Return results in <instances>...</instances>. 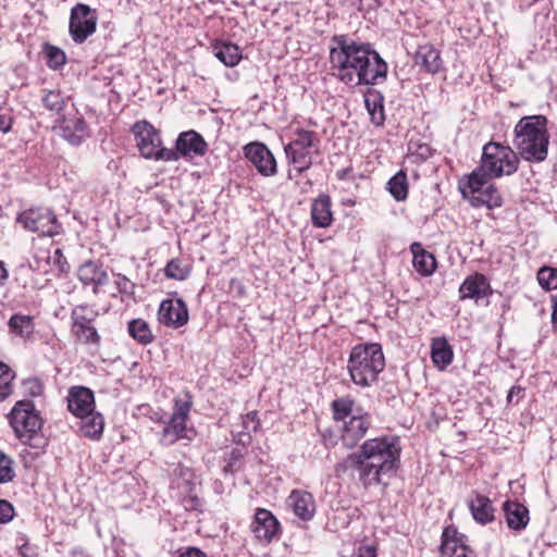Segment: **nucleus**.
Instances as JSON below:
<instances>
[{
    "label": "nucleus",
    "mask_w": 557,
    "mask_h": 557,
    "mask_svg": "<svg viewBox=\"0 0 557 557\" xmlns=\"http://www.w3.org/2000/svg\"><path fill=\"white\" fill-rule=\"evenodd\" d=\"M330 63L331 74L350 87L379 85L387 76V64L372 45L346 35L332 38Z\"/></svg>",
    "instance_id": "f257e3e1"
},
{
    "label": "nucleus",
    "mask_w": 557,
    "mask_h": 557,
    "mask_svg": "<svg viewBox=\"0 0 557 557\" xmlns=\"http://www.w3.org/2000/svg\"><path fill=\"white\" fill-rule=\"evenodd\" d=\"M400 445L391 436L370 438L363 442L359 450L348 455L344 467L357 473L363 487L379 485L384 478L395 475L400 462Z\"/></svg>",
    "instance_id": "f03ea898"
},
{
    "label": "nucleus",
    "mask_w": 557,
    "mask_h": 557,
    "mask_svg": "<svg viewBox=\"0 0 557 557\" xmlns=\"http://www.w3.org/2000/svg\"><path fill=\"white\" fill-rule=\"evenodd\" d=\"M515 145L520 156L530 162L547 158L549 134L544 115L523 116L515 126Z\"/></svg>",
    "instance_id": "7ed1b4c3"
},
{
    "label": "nucleus",
    "mask_w": 557,
    "mask_h": 557,
    "mask_svg": "<svg viewBox=\"0 0 557 557\" xmlns=\"http://www.w3.org/2000/svg\"><path fill=\"white\" fill-rule=\"evenodd\" d=\"M518 164L519 158L510 147L491 141L483 147L479 168L470 174V187L479 188L483 176L498 178L511 175L518 170Z\"/></svg>",
    "instance_id": "20e7f679"
},
{
    "label": "nucleus",
    "mask_w": 557,
    "mask_h": 557,
    "mask_svg": "<svg viewBox=\"0 0 557 557\" xmlns=\"http://www.w3.org/2000/svg\"><path fill=\"white\" fill-rule=\"evenodd\" d=\"M384 367V355L381 346L376 343L355 346L350 351L347 364L352 382L361 387H369L376 382Z\"/></svg>",
    "instance_id": "39448f33"
},
{
    "label": "nucleus",
    "mask_w": 557,
    "mask_h": 557,
    "mask_svg": "<svg viewBox=\"0 0 557 557\" xmlns=\"http://www.w3.org/2000/svg\"><path fill=\"white\" fill-rule=\"evenodd\" d=\"M320 139L311 131L297 128L295 138L285 146L284 150L289 164L298 174L312 165L313 153L319 151Z\"/></svg>",
    "instance_id": "423d86ee"
},
{
    "label": "nucleus",
    "mask_w": 557,
    "mask_h": 557,
    "mask_svg": "<svg viewBox=\"0 0 557 557\" xmlns=\"http://www.w3.org/2000/svg\"><path fill=\"white\" fill-rule=\"evenodd\" d=\"M191 405V397L188 394L184 398H175L174 411L161 433L160 443L163 446L173 445L178 440L191 441L195 437V431L186 425Z\"/></svg>",
    "instance_id": "0eeeda50"
},
{
    "label": "nucleus",
    "mask_w": 557,
    "mask_h": 557,
    "mask_svg": "<svg viewBox=\"0 0 557 557\" xmlns=\"http://www.w3.org/2000/svg\"><path fill=\"white\" fill-rule=\"evenodd\" d=\"M133 134L140 153L147 159L177 161V152L161 147V138L156 128L146 121L134 124Z\"/></svg>",
    "instance_id": "6e6552de"
},
{
    "label": "nucleus",
    "mask_w": 557,
    "mask_h": 557,
    "mask_svg": "<svg viewBox=\"0 0 557 557\" xmlns=\"http://www.w3.org/2000/svg\"><path fill=\"white\" fill-rule=\"evenodd\" d=\"M9 421L23 443H28L42 425V420L32 400L17 401L9 414Z\"/></svg>",
    "instance_id": "1a4fd4ad"
},
{
    "label": "nucleus",
    "mask_w": 557,
    "mask_h": 557,
    "mask_svg": "<svg viewBox=\"0 0 557 557\" xmlns=\"http://www.w3.org/2000/svg\"><path fill=\"white\" fill-rule=\"evenodd\" d=\"M17 221L24 228L37 233L39 236L52 237L59 234L61 224L55 214L47 208H30L21 212Z\"/></svg>",
    "instance_id": "9d476101"
},
{
    "label": "nucleus",
    "mask_w": 557,
    "mask_h": 557,
    "mask_svg": "<svg viewBox=\"0 0 557 557\" xmlns=\"http://www.w3.org/2000/svg\"><path fill=\"white\" fill-rule=\"evenodd\" d=\"M487 177H482V185L479 188L470 187V175L465 183H460V191L473 207L485 206L488 209L502 206L503 199L497 188L487 183Z\"/></svg>",
    "instance_id": "9b49d317"
},
{
    "label": "nucleus",
    "mask_w": 557,
    "mask_h": 557,
    "mask_svg": "<svg viewBox=\"0 0 557 557\" xmlns=\"http://www.w3.org/2000/svg\"><path fill=\"white\" fill-rule=\"evenodd\" d=\"M97 16L87 4L78 3L71 11L70 34L72 39L84 42L96 32Z\"/></svg>",
    "instance_id": "f8f14e48"
},
{
    "label": "nucleus",
    "mask_w": 557,
    "mask_h": 557,
    "mask_svg": "<svg viewBox=\"0 0 557 557\" xmlns=\"http://www.w3.org/2000/svg\"><path fill=\"white\" fill-rule=\"evenodd\" d=\"M54 129L73 146L81 145L89 136L87 124L77 112L62 116L54 126Z\"/></svg>",
    "instance_id": "ddd939ff"
},
{
    "label": "nucleus",
    "mask_w": 557,
    "mask_h": 557,
    "mask_svg": "<svg viewBox=\"0 0 557 557\" xmlns=\"http://www.w3.org/2000/svg\"><path fill=\"white\" fill-rule=\"evenodd\" d=\"M189 319L186 304L181 298H170L161 301L158 310V321L172 329H180Z\"/></svg>",
    "instance_id": "4468645a"
},
{
    "label": "nucleus",
    "mask_w": 557,
    "mask_h": 557,
    "mask_svg": "<svg viewBox=\"0 0 557 557\" xmlns=\"http://www.w3.org/2000/svg\"><path fill=\"white\" fill-rule=\"evenodd\" d=\"M371 425V419L368 413H363L361 409H357L349 419L343 421L341 440L344 446L348 448L355 447L359 441L366 435Z\"/></svg>",
    "instance_id": "2eb2a0df"
},
{
    "label": "nucleus",
    "mask_w": 557,
    "mask_h": 557,
    "mask_svg": "<svg viewBox=\"0 0 557 557\" xmlns=\"http://www.w3.org/2000/svg\"><path fill=\"white\" fill-rule=\"evenodd\" d=\"M245 157L255 165L258 173L270 177L276 174V161L270 149L261 143H250L244 148Z\"/></svg>",
    "instance_id": "dca6fc26"
},
{
    "label": "nucleus",
    "mask_w": 557,
    "mask_h": 557,
    "mask_svg": "<svg viewBox=\"0 0 557 557\" xmlns=\"http://www.w3.org/2000/svg\"><path fill=\"white\" fill-rule=\"evenodd\" d=\"M467 537L454 528H446L443 532L441 545L442 557H475L473 550L467 545Z\"/></svg>",
    "instance_id": "f3484780"
},
{
    "label": "nucleus",
    "mask_w": 557,
    "mask_h": 557,
    "mask_svg": "<svg viewBox=\"0 0 557 557\" xmlns=\"http://www.w3.org/2000/svg\"><path fill=\"white\" fill-rule=\"evenodd\" d=\"M208 150V144L203 137L195 131H187L180 134L176 139L177 160L180 157H202Z\"/></svg>",
    "instance_id": "a211bd4d"
},
{
    "label": "nucleus",
    "mask_w": 557,
    "mask_h": 557,
    "mask_svg": "<svg viewBox=\"0 0 557 557\" xmlns=\"http://www.w3.org/2000/svg\"><path fill=\"white\" fill-rule=\"evenodd\" d=\"M67 408L75 416H86L95 410V397L91 389L84 386H74L69 391Z\"/></svg>",
    "instance_id": "6ab92c4d"
},
{
    "label": "nucleus",
    "mask_w": 557,
    "mask_h": 557,
    "mask_svg": "<svg viewBox=\"0 0 557 557\" xmlns=\"http://www.w3.org/2000/svg\"><path fill=\"white\" fill-rule=\"evenodd\" d=\"M278 525V521L271 511L258 509L251 523V531L258 540L270 543L277 534Z\"/></svg>",
    "instance_id": "aec40b11"
},
{
    "label": "nucleus",
    "mask_w": 557,
    "mask_h": 557,
    "mask_svg": "<svg viewBox=\"0 0 557 557\" xmlns=\"http://www.w3.org/2000/svg\"><path fill=\"white\" fill-rule=\"evenodd\" d=\"M287 506L302 521L311 520L315 515V502L311 493L294 490L287 497Z\"/></svg>",
    "instance_id": "412c9836"
},
{
    "label": "nucleus",
    "mask_w": 557,
    "mask_h": 557,
    "mask_svg": "<svg viewBox=\"0 0 557 557\" xmlns=\"http://www.w3.org/2000/svg\"><path fill=\"white\" fill-rule=\"evenodd\" d=\"M492 293L491 285L485 275L474 273L466 277L459 287V298L478 300L486 297Z\"/></svg>",
    "instance_id": "4be33fe9"
},
{
    "label": "nucleus",
    "mask_w": 557,
    "mask_h": 557,
    "mask_svg": "<svg viewBox=\"0 0 557 557\" xmlns=\"http://www.w3.org/2000/svg\"><path fill=\"white\" fill-rule=\"evenodd\" d=\"M78 280L85 286H92L94 293L98 287L107 284L109 276L102 265L96 261H86L77 270Z\"/></svg>",
    "instance_id": "5701e85b"
},
{
    "label": "nucleus",
    "mask_w": 557,
    "mask_h": 557,
    "mask_svg": "<svg viewBox=\"0 0 557 557\" xmlns=\"http://www.w3.org/2000/svg\"><path fill=\"white\" fill-rule=\"evenodd\" d=\"M503 510L507 527L510 530L522 531L529 524V509L524 505L516 500H506L503 504Z\"/></svg>",
    "instance_id": "b1692460"
},
{
    "label": "nucleus",
    "mask_w": 557,
    "mask_h": 557,
    "mask_svg": "<svg viewBox=\"0 0 557 557\" xmlns=\"http://www.w3.org/2000/svg\"><path fill=\"white\" fill-rule=\"evenodd\" d=\"M414 63L431 74L438 73L443 66L440 51L429 44L418 48L414 54Z\"/></svg>",
    "instance_id": "393cba45"
},
{
    "label": "nucleus",
    "mask_w": 557,
    "mask_h": 557,
    "mask_svg": "<svg viewBox=\"0 0 557 557\" xmlns=\"http://www.w3.org/2000/svg\"><path fill=\"white\" fill-rule=\"evenodd\" d=\"M468 507L476 522L487 524L494 520V508L487 496L473 493L472 497L468 500Z\"/></svg>",
    "instance_id": "a878e982"
},
{
    "label": "nucleus",
    "mask_w": 557,
    "mask_h": 557,
    "mask_svg": "<svg viewBox=\"0 0 557 557\" xmlns=\"http://www.w3.org/2000/svg\"><path fill=\"white\" fill-rule=\"evenodd\" d=\"M431 359L435 368L443 371L454 359L453 347L445 337H435L431 343Z\"/></svg>",
    "instance_id": "bb28decb"
},
{
    "label": "nucleus",
    "mask_w": 557,
    "mask_h": 557,
    "mask_svg": "<svg viewBox=\"0 0 557 557\" xmlns=\"http://www.w3.org/2000/svg\"><path fill=\"white\" fill-rule=\"evenodd\" d=\"M311 219L314 226L327 227L332 222L331 199L326 195L317 198L311 206Z\"/></svg>",
    "instance_id": "cd10ccee"
},
{
    "label": "nucleus",
    "mask_w": 557,
    "mask_h": 557,
    "mask_svg": "<svg viewBox=\"0 0 557 557\" xmlns=\"http://www.w3.org/2000/svg\"><path fill=\"white\" fill-rule=\"evenodd\" d=\"M384 97L374 89L369 90L364 96V104L370 115L371 122L376 126L384 123Z\"/></svg>",
    "instance_id": "c85d7f7f"
},
{
    "label": "nucleus",
    "mask_w": 557,
    "mask_h": 557,
    "mask_svg": "<svg viewBox=\"0 0 557 557\" xmlns=\"http://www.w3.org/2000/svg\"><path fill=\"white\" fill-rule=\"evenodd\" d=\"M214 57L226 66H235L242 59L237 45L232 42L216 41L212 45Z\"/></svg>",
    "instance_id": "c756f323"
},
{
    "label": "nucleus",
    "mask_w": 557,
    "mask_h": 557,
    "mask_svg": "<svg viewBox=\"0 0 557 557\" xmlns=\"http://www.w3.org/2000/svg\"><path fill=\"white\" fill-rule=\"evenodd\" d=\"M411 250L413 253V267L414 269L423 276L431 275L436 269V260L435 257L423 249H421L420 245L414 243L411 246Z\"/></svg>",
    "instance_id": "7c9ffc66"
},
{
    "label": "nucleus",
    "mask_w": 557,
    "mask_h": 557,
    "mask_svg": "<svg viewBox=\"0 0 557 557\" xmlns=\"http://www.w3.org/2000/svg\"><path fill=\"white\" fill-rule=\"evenodd\" d=\"M78 418L81 419L79 430L84 436L91 440H99L101 437L104 421L100 413L92 410L91 413Z\"/></svg>",
    "instance_id": "2f4dec72"
},
{
    "label": "nucleus",
    "mask_w": 557,
    "mask_h": 557,
    "mask_svg": "<svg viewBox=\"0 0 557 557\" xmlns=\"http://www.w3.org/2000/svg\"><path fill=\"white\" fill-rule=\"evenodd\" d=\"M128 333L139 344L147 345L153 341V334L149 324L143 319H134L128 322Z\"/></svg>",
    "instance_id": "473e14b6"
},
{
    "label": "nucleus",
    "mask_w": 557,
    "mask_h": 557,
    "mask_svg": "<svg viewBox=\"0 0 557 557\" xmlns=\"http://www.w3.org/2000/svg\"><path fill=\"white\" fill-rule=\"evenodd\" d=\"M391 195L397 201H403L408 196L407 175L404 171L397 172L387 183Z\"/></svg>",
    "instance_id": "72a5a7b5"
},
{
    "label": "nucleus",
    "mask_w": 557,
    "mask_h": 557,
    "mask_svg": "<svg viewBox=\"0 0 557 557\" xmlns=\"http://www.w3.org/2000/svg\"><path fill=\"white\" fill-rule=\"evenodd\" d=\"M11 332L22 337L29 336L34 331L32 318L29 315L14 314L9 320Z\"/></svg>",
    "instance_id": "f704fd0d"
},
{
    "label": "nucleus",
    "mask_w": 557,
    "mask_h": 557,
    "mask_svg": "<svg viewBox=\"0 0 557 557\" xmlns=\"http://www.w3.org/2000/svg\"><path fill=\"white\" fill-rule=\"evenodd\" d=\"M332 408L335 420L342 422L349 419L358 409L354 407V400L348 397L335 399L332 403Z\"/></svg>",
    "instance_id": "c9c22d12"
},
{
    "label": "nucleus",
    "mask_w": 557,
    "mask_h": 557,
    "mask_svg": "<svg viewBox=\"0 0 557 557\" xmlns=\"http://www.w3.org/2000/svg\"><path fill=\"white\" fill-rule=\"evenodd\" d=\"M71 318L73 320V329H79L91 324L95 312L87 306H77L72 310Z\"/></svg>",
    "instance_id": "e433bc0d"
},
{
    "label": "nucleus",
    "mask_w": 557,
    "mask_h": 557,
    "mask_svg": "<svg viewBox=\"0 0 557 557\" xmlns=\"http://www.w3.org/2000/svg\"><path fill=\"white\" fill-rule=\"evenodd\" d=\"M540 286L545 290H554L557 288V269L550 267H542L536 275Z\"/></svg>",
    "instance_id": "4c0bfd02"
},
{
    "label": "nucleus",
    "mask_w": 557,
    "mask_h": 557,
    "mask_svg": "<svg viewBox=\"0 0 557 557\" xmlns=\"http://www.w3.org/2000/svg\"><path fill=\"white\" fill-rule=\"evenodd\" d=\"M13 379L14 373L12 370L3 362H0V401L4 400L12 394Z\"/></svg>",
    "instance_id": "58836bf2"
},
{
    "label": "nucleus",
    "mask_w": 557,
    "mask_h": 557,
    "mask_svg": "<svg viewBox=\"0 0 557 557\" xmlns=\"http://www.w3.org/2000/svg\"><path fill=\"white\" fill-rule=\"evenodd\" d=\"M166 277L183 281L187 278L189 270L178 259L170 260L164 269Z\"/></svg>",
    "instance_id": "ea45409f"
},
{
    "label": "nucleus",
    "mask_w": 557,
    "mask_h": 557,
    "mask_svg": "<svg viewBox=\"0 0 557 557\" xmlns=\"http://www.w3.org/2000/svg\"><path fill=\"white\" fill-rule=\"evenodd\" d=\"M42 103L48 110L60 113L65 106L64 98L60 91L49 90L42 98Z\"/></svg>",
    "instance_id": "a19ab883"
},
{
    "label": "nucleus",
    "mask_w": 557,
    "mask_h": 557,
    "mask_svg": "<svg viewBox=\"0 0 557 557\" xmlns=\"http://www.w3.org/2000/svg\"><path fill=\"white\" fill-rule=\"evenodd\" d=\"M72 331L84 344L99 345L100 343V336L92 324L79 329H72Z\"/></svg>",
    "instance_id": "79ce46f5"
},
{
    "label": "nucleus",
    "mask_w": 557,
    "mask_h": 557,
    "mask_svg": "<svg viewBox=\"0 0 557 557\" xmlns=\"http://www.w3.org/2000/svg\"><path fill=\"white\" fill-rule=\"evenodd\" d=\"M12 466L13 460L0 450V484H4L13 480L15 473Z\"/></svg>",
    "instance_id": "37998d69"
},
{
    "label": "nucleus",
    "mask_w": 557,
    "mask_h": 557,
    "mask_svg": "<svg viewBox=\"0 0 557 557\" xmlns=\"http://www.w3.org/2000/svg\"><path fill=\"white\" fill-rule=\"evenodd\" d=\"M47 57H48V66L53 70L59 69L66 61L64 52L53 46L47 47Z\"/></svg>",
    "instance_id": "c03bdc74"
},
{
    "label": "nucleus",
    "mask_w": 557,
    "mask_h": 557,
    "mask_svg": "<svg viewBox=\"0 0 557 557\" xmlns=\"http://www.w3.org/2000/svg\"><path fill=\"white\" fill-rule=\"evenodd\" d=\"M14 517V508L8 500H0V523H7Z\"/></svg>",
    "instance_id": "a18cd8bd"
},
{
    "label": "nucleus",
    "mask_w": 557,
    "mask_h": 557,
    "mask_svg": "<svg viewBox=\"0 0 557 557\" xmlns=\"http://www.w3.org/2000/svg\"><path fill=\"white\" fill-rule=\"evenodd\" d=\"M243 428L247 433H250L251 431H257V429L259 428V420L257 419L256 411L248 412L243 418Z\"/></svg>",
    "instance_id": "49530a36"
},
{
    "label": "nucleus",
    "mask_w": 557,
    "mask_h": 557,
    "mask_svg": "<svg viewBox=\"0 0 557 557\" xmlns=\"http://www.w3.org/2000/svg\"><path fill=\"white\" fill-rule=\"evenodd\" d=\"M115 284L121 293L132 294L134 292V284L125 275L117 274Z\"/></svg>",
    "instance_id": "de8ad7c7"
},
{
    "label": "nucleus",
    "mask_w": 557,
    "mask_h": 557,
    "mask_svg": "<svg viewBox=\"0 0 557 557\" xmlns=\"http://www.w3.org/2000/svg\"><path fill=\"white\" fill-rule=\"evenodd\" d=\"M12 115L9 112H0V132L8 133L12 127Z\"/></svg>",
    "instance_id": "09e8293b"
},
{
    "label": "nucleus",
    "mask_w": 557,
    "mask_h": 557,
    "mask_svg": "<svg viewBox=\"0 0 557 557\" xmlns=\"http://www.w3.org/2000/svg\"><path fill=\"white\" fill-rule=\"evenodd\" d=\"M24 387L32 396L40 395L42 389L40 383L37 380L25 381Z\"/></svg>",
    "instance_id": "8fccbe9b"
},
{
    "label": "nucleus",
    "mask_w": 557,
    "mask_h": 557,
    "mask_svg": "<svg viewBox=\"0 0 557 557\" xmlns=\"http://www.w3.org/2000/svg\"><path fill=\"white\" fill-rule=\"evenodd\" d=\"M357 557H376V548L373 545H366L358 548Z\"/></svg>",
    "instance_id": "3c124183"
},
{
    "label": "nucleus",
    "mask_w": 557,
    "mask_h": 557,
    "mask_svg": "<svg viewBox=\"0 0 557 557\" xmlns=\"http://www.w3.org/2000/svg\"><path fill=\"white\" fill-rule=\"evenodd\" d=\"M180 557H207L203 552L198 548L189 547L186 552L182 553Z\"/></svg>",
    "instance_id": "603ef678"
},
{
    "label": "nucleus",
    "mask_w": 557,
    "mask_h": 557,
    "mask_svg": "<svg viewBox=\"0 0 557 557\" xmlns=\"http://www.w3.org/2000/svg\"><path fill=\"white\" fill-rule=\"evenodd\" d=\"M522 388L520 386H512L507 395L508 403H511L515 396H519L522 393Z\"/></svg>",
    "instance_id": "864d4df0"
},
{
    "label": "nucleus",
    "mask_w": 557,
    "mask_h": 557,
    "mask_svg": "<svg viewBox=\"0 0 557 557\" xmlns=\"http://www.w3.org/2000/svg\"><path fill=\"white\" fill-rule=\"evenodd\" d=\"M8 275V270L5 269L4 263L0 261V286L4 284Z\"/></svg>",
    "instance_id": "5fc2aeb1"
},
{
    "label": "nucleus",
    "mask_w": 557,
    "mask_h": 557,
    "mask_svg": "<svg viewBox=\"0 0 557 557\" xmlns=\"http://www.w3.org/2000/svg\"><path fill=\"white\" fill-rule=\"evenodd\" d=\"M20 553L23 557H32V548L28 546V544H23L21 547H20Z\"/></svg>",
    "instance_id": "6e6d98bb"
},
{
    "label": "nucleus",
    "mask_w": 557,
    "mask_h": 557,
    "mask_svg": "<svg viewBox=\"0 0 557 557\" xmlns=\"http://www.w3.org/2000/svg\"><path fill=\"white\" fill-rule=\"evenodd\" d=\"M552 320H553L554 326L557 327V297L555 298V301H554Z\"/></svg>",
    "instance_id": "4d7b16f0"
},
{
    "label": "nucleus",
    "mask_w": 557,
    "mask_h": 557,
    "mask_svg": "<svg viewBox=\"0 0 557 557\" xmlns=\"http://www.w3.org/2000/svg\"><path fill=\"white\" fill-rule=\"evenodd\" d=\"M288 177H289V178H293V177H294V176H293V170H289V171H288Z\"/></svg>",
    "instance_id": "13d9d810"
}]
</instances>
